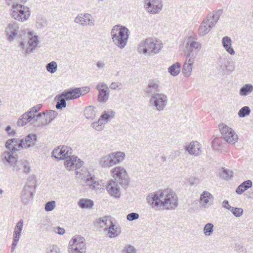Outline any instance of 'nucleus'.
I'll return each mask as SVG.
<instances>
[{
	"mask_svg": "<svg viewBox=\"0 0 253 253\" xmlns=\"http://www.w3.org/2000/svg\"><path fill=\"white\" fill-rule=\"evenodd\" d=\"M218 127L224 140L228 143L234 144L238 141V136L231 127L223 123L220 124Z\"/></svg>",
	"mask_w": 253,
	"mask_h": 253,
	"instance_id": "6e6552de",
	"label": "nucleus"
},
{
	"mask_svg": "<svg viewBox=\"0 0 253 253\" xmlns=\"http://www.w3.org/2000/svg\"><path fill=\"white\" fill-rule=\"evenodd\" d=\"M96 88L99 91V95H109L110 89L108 86L104 83H100L96 86Z\"/></svg>",
	"mask_w": 253,
	"mask_h": 253,
	"instance_id": "58836bf2",
	"label": "nucleus"
},
{
	"mask_svg": "<svg viewBox=\"0 0 253 253\" xmlns=\"http://www.w3.org/2000/svg\"><path fill=\"white\" fill-rule=\"evenodd\" d=\"M22 144V139L13 138L8 139L5 142V146L11 152H15L23 148Z\"/></svg>",
	"mask_w": 253,
	"mask_h": 253,
	"instance_id": "aec40b11",
	"label": "nucleus"
},
{
	"mask_svg": "<svg viewBox=\"0 0 253 253\" xmlns=\"http://www.w3.org/2000/svg\"><path fill=\"white\" fill-rule=\"evenodd\" d=\"M74 22L83 27H93L95 25V20L88 13H82L78 14L75 18Z\"/></svg>",
	"mask_w": 253,
	"mask_h": 253,
	"instance_id": "9d476101",
	"label": "nucleus"
},
{
	"mask_svg": "<svg viewBox=\"0 0 253 253\" xmlns=\"http://www.w3.org/2000/svg\"><path fill=\"white\" fill-rule=\"evenodd\" d=\"M112 176L115 180L124 187H126L129 183V177L126 169L122 167H116L111 170Z\"/></svg>",
	"mask_w": 253,
	"mask_h": 253,
	"instance_id": "1a4fd4ad",
	"label": "nucleus"
},
{
	"mask_svg": "<svg viewBox=\"0 0 253 253\" xmlns=\"http://www.w3.org/2000/svg\"><path fill=\"white\" fill-rule=\"evenodd\" d=\"M22 139L23 148L28 149L33 146L37 141V135L35 134H29L25 139Z\"/></svg>",
	"mask_w": 253,
	"mask_h": 253,
	"instance_id": "c85d7f7f",
	"label": "nucleus"
},
{
	"mask_svg": "<svg viewBox=\"0 0 253 253\" xmlns=\"http://www.w3.org/2000/svg\"><path fill=\"white\" fill-rule=\"evenodd\" d=\"M96 114V108L91 106L86 107L84 110V115L87 119L93 120L94 119Z\"/></svg>",
	"mask_w": 253,
	"mask_h": 253,
	"instance_id": "e433bc0d",
	"label": "nucleus"
},
{
	"mask_svg": "<svg viewBox=\"0 0 253 253\" xmlns=\"http://www.w3.org/2000/svg\"><path fill=\"white\" fill-rule=\"evenodd\" d=\"M161 0H144V7L146 11L152 14L158 13L162 8Z\"/></svg>",
	"mask_w": 253,
	"mask_h": 253,
	"instance_id": "ddd939ff",
	"label": "nucleus"
},
{
	"mask_svg": "<svg viewBox=\"0 0 253 253\" xmlns=\"http://www.w3.org/2000/svg\"><path fill=\"white\" fill-rule=\"evenodd\" d=\"M219 63L220 64L219 66L220 69L223 71L232 72L234 70V68L233 67L229 66L230 62L225 59L220 60Z\"/></svg>",
	"mask_w": 253,
	"mask_h": 253,
	"instance_id": "79ce46f5",
	"label": "nucleus"
},
{
	"mask_svg": "<svg viewBox=\"0 0 253 253\" xmlns=\"http://www.w3.org/2000/svg\"><path fill=\"white\" fill-rule=\"evenodd\" d=\"M213 224L211 223H207L203 229L204 234L206 236H211L213 232Z\"/></svg>",
	"mask_w": 253,
	"mask_h": 253,
	"instance_id": "49530a36",
	"label": "nucleus"
},
{
	"mask_svg": "<svg viewBox=\"0 0 253 253\" xmlns=\"http://www.w3.org/2000/svg\"><path fill=\"white\" fill-rule=\"evenodd\" d=\"M78 204L81 208L87 209L90 208L93 206V202L88 199H81Z\"/></svg>",
	"mask_w": 253,
	"mask_h": 253,
	"instance_id": "37998d69",
	"label": "nucleus"
},
{
	"mask_svg": "<svg viewBox=\"0 0 253 253\" xmlns=\"http://www.w3.org/2000/svg\"><path fill=\"white\" fill-rule=\"evenodd\" d=\"M115 114V112L112 110L104 111L102 115L100 117L99 119L101 120L102 122L105 125L108 121L113 119Z\"/></svg>",
	"mask_w": 253,
	"mask_h": 253,
	"instance_id": "ea45409f",
	"label": "nucleus"
},
{
	"mask_svg": "<svg viewBox=\"0 0 253 253\" xmlns=\"http://www.w3.org/2000/svg\"><path fill=\"white\" fill-rule=\"evenodd\" d=\"M104 125V124L100 119H99L97 122H95L91 124L92 127L98 131L102 130Z\"/></svg>",
	"mask_w": 253,
	"mask_h": 253,
	"instance_id": "3c124183",
	"label": "nucleus"
},
{
	"mask_svg": "<svg viewBox=\"0 0 253 253\" xmlns=\"http://www.w3.org/2000/svg\"><path fill=\"white\" fill-rule=\"evenodd\" d=\"M222 206L224 208H226L227 209H228V210L229 209H230V208H232V207L230 206V205L229 204V202L227 200H224L223 202H222Z\"/></svg>",
	"mask_w": 253,
	"mask_h": 253,
	"instance_id": "774afa93",
	"label": "nucleus"
},
{
	"mask_svg": "<svg viewBox=\"0 0 253 253\" xmlns=\"http://www.w3.org/2000/svg\"><path fill=\"white\" fill-rule=\"evenodd\" d=\"M6 3L7 5H11V6L13 5V4H19L17 3L18 0H5Z\"/></svg>",
	"mask_w": 253,
	"mask_h": 253,
	"instance_id": "338daca9",
	"label": "nucleus"
},
{
	"mask_svg": "<svg viewBox=\"0 0 253 253\" xmlns=\"http://www.w3.org/2000/svg\"><path fill=\"white\" fill-rule=\"evenodd\" d=\"M36 23L38 28H42L47 25V20L42 15L37 16Z\"/></svg>",
	"mask_w": 253,
	"mask_h": 253,
	"instance_id": "c03bdc74",
	"label": "nucleus"
},
{
	"mask_svg": "<svg viewBox=\"0 0 253 253\" xmlns=\"http://www.w3.org/2000/svg\"><path fill=\"white\" fill-rule=\"evenodd\" d=\"M42 107V104H38L32 107L29 111L24 113L18 120L17 122V126H23L28 123L31 124L37 123H38V126L40 124H43V122L42 121V118L44 117V112L37 114Z\"/></svg>",
	"mask_w": 253,
	"mask_h": 253,
	"instance_id": "7ed1b4c3",
	"label": "nucleus"
},
{
	"mask_svg": "<svg viewBox=\"0 0 253 253\" xmlns=\"http://www.w3.org/2000/svg\"><path fill=\"white\" fill-rule=\"evenodd\" d=\"M213 199V196L208 191H204L200 196V203L204 207H207L211 205Z\"/></svg>",
	"mask_w": 253,
	"mask_h": 253,
	"instance_id": "bb28decb",
	"label": "nucleus"
},
{
	"mask_svg": "<svg viewBox=\"0 0 253 253\" xmlns=\"http://www.w3.org/2000/svg\"><path fill=\"white\" fill-rule=\"evenodd\" d=\"M5 131L7 132V133L10 136H14L15 133L16 131L14 129H12L11 127L10 126H8L6 127L5 129Z\"/></svg>",
	"mask_w": 253,
	"mask_h": 253,
	"instance_id": "052dcab7",
	"label": "nucleus"
},
{
	"mask_svg": "<svg viewBox=\"0 0 253 253\" xmlns=\"http://www.w3.org/2000/svg\"><path fill=\"white\" fill-rule=\"evenodd\" d=\"M232 43L231 39L228 36L224 37L222 39L221 43L223 48L227 52L231 55H233L235 54V52L232 46Z\"/></svg>",
	"mask_w": 253,
	"mask_h": 253,
	"instance_id": "cd10ccee",
	"label": "nucleus"
},
{
	"mask_svg": "<svg viewBox=\"0 0 253 253\" xmlns=\"http://www.w3.org/2000/svg\"><path fill=\"white\" fill-rule=\"evenodd\" d=\"M19 240L13 239V241L11 244V252H13L16 248Z\"/></svg>",
	"mask_w": 253,
	"mask_h": 253,
	"instance_id": "69168bd1",
	"label": "nucleus"
},
{
	"mask_svg": "<svg viewBox=\"0 0 253 253\" xmlns=\"http://www.w3.org/2000/svg\"><path fill=\"white\" fill-rule=\"evenodd\" d=\"M53 231L59 235H62L65 233V229L60 227H55L53 228Z\"/></svg>",
	"mask_w": 253,
	"mask_h": 253,
	"instance_id": "13d9d810",
	"label": "nucleus"
},
{
	"mask_svg": "<svg viewBox=\"0 0 253 253\" xmlns=\"http://www.w3.org/2000/svg\"><path fill=\"white\" fill-rule=\"evenodd\" d=\"M13 153L10 151L3 152L0 158V162L4 166L11 167L13 172L18 173L23 169L22 172L25 173H29L31 170L29 163L24 159L18 160Z\"/></svg>",
	"mask_w": 253,
	"mask_h": 253,
	"instance_id": "f03ea898",
	"label": "nucleus"
},
{
	"mask_svg": "<svg viewBox=\"0 0 253 253\" xmlns=\"http://www.w3.org/2000/svg\"><path fill=\"white\" fill-rule=\"evenodd\" d=\"M195 60V55L186 56V61L183 64L182 70V74L185 77H187L191 75Z\"/></svg>",
	"mask_w": 253,
	"mask_h": 253,
	"instance_id": "412c9836",
	"label": "nucleus"
},
{
	"mask_svg": "<svg viewBox=\"0 0 253 253\" xmlns=\"http://www.w3.org/2000/svg\"><path fill=\"white\" fill-rule=\"evenodd\" d=\"M230 209L229 210L232 213L234 214L236 217H240L243 214V210L241 208H234L232 207L230 208Z\"/></svg>",
	"mask_w": 253,
	"mask_h": 253,
	"instance_id": "603ef678",
	"label": "nucleus"
},
{
	"mask_svg": "<svg viewBox=\"0 0 253 253\" xmlns=\"http://www.w3.org/2000/svg\"><path fill=\"white\" fill-rule=\"evenodd\" d=\"M112 160H113V166L122 163L126 157V154L124 152L121 151H118L113 152L110 154Z\"/></svg>",
	"mask_w": 253,
	"mask_h": 253,
	"instance_id": "2f4dec72",
	"label": "nucleus"
},
{
	"mask_svg": "<svg viewBox=\"0 0 253 253\" xmlns=\"http://www.w3.org/2000/svg\"><path fill=\"white\" fill-rule=\"evenodd\" d=\"M252 186V182L250 180H248L241 183L236 189V192L241 195L246 190L251 187Z\"/></svg>",
	"mask_w": 253,
	"mask_h": 253,
	"instance_id": "f704fd0d",
	"label": "nucleus"
},
{
	"mask_svg": "<svg viewBox=\"0 0 253 253\" xmlns=\"http://www.w3.org/2000/svg\"><path fill=\"white\" fill-rule=\"evenodd\" d=\"M108 100V96H97V100L100 103H104Z\"/></svg>",
	"mask_w": 253,
	"mask_h": 253,
	"instance_id": "e2e57ef3",
	"label": "nucleus"
},
{
	"mask_svg": "<svg viewBox=\"0 0 253 253\" xmlns=\"http://www.w3.org/2000/svg\"><path fill=\"white\" fill-rule=\"evenodd\" d=\"M167 100V96H152L150 103L151 106L155 107L157 110L161 111L166 106Z\"/></svg>",
	"mask_w": 253,
	"mask_h": 253,
	"instance_id": "a211bd4d",
	"label": "nucleus"
},
{
	"mask_svg": "<svg viewBox=\"0 0 253 253\" xmlns=\"http://www.w3.org/2000/svg\"><path fill=\"white\" fill-rule=\"evenodd\" d=\"M253 91V85L251 84H246L240 90V95H247Z\"/></svg>",
	"mask_w": 253,
	"mask_h": 253,
	"instance_id": "a18cd8bd",
	"label": "nucleus"
},
{
	"mask_svg": "<svg viewBox=\"0 0 253 253\" xmlns=\"http://www.w3.org/2000/svg\"><path fill=\"white\" fill-rule=\"evenodd\" d=\"M56 203L54 201H51L47 202L45 205V211H52L55 208Z\"/></svg>",
	"mask_w": 253,
	"mask_h": 253,
	"instance_id": "5fc2aeb1",
	"label": "nucleus"
},
{
	"mask_svg": "<svg viewBox=\"0 0 253 253\" xmlns=\"http://www.w3.org/2000/svg\"><path fill=\"white\" fill-rule=\"evenodd\" d=\"M113 220L111 216H105L97 219L96 223L97 226L102 228L105 231Z\"/></svg>",
	"mask_w": 253,
	"mask_h": 253,
	"instance_id": "c756f323",
	"label": "nucleus"
},
{
	"mask_svg": "<svg viewBox=\"0 0 253 253\" xmlns=\"http://www.w3.org/2000/svg\"><path fill=\"white\" fill-rule=\"evenodd\" d=\"M162 46L161 41L147 38L141 41L138 45L137 51L140 54L152 56L158 53Z\"/></svg>",
	"mask_w": 253,
	"mask_h": 253,
	"instance_id": "20e7f679",
	"label": "nucleus"
},
{
	"mask_svg": "<svg viewBox=\"0 0 253 253\" xmlns=\"http://www.w3.org/2000/svg\"><path fill=\"white\" fill-rule=\"evenodd\" d=\"M139 215L138 213L136 212H131L128 214L126 216V219L128 221H133L139 218Z\"/></svg>",
	"mask_w": 253,
	"mask_h": 253,
	"instance_id": "4d7b16f0",
	"label": "nucleus"
},
{
	"mask_svg": "<svg viewBox=\"0 0 253 253\" xmlns=\"http://www.w3.org/2000/svg\"><path fill=\"white\" fill-rule=\"evenodd\" d=\"M46 253H60V249L56 245H51L46 249Z\"/></svg>",
	"mask_w": 253,
	"mask_h": 253,
	"instance_id": "6e6d98bb",
	"label": "nucleus"
},
{
	"mask_svg": "<svg viewBox=\"0 0 253 253\" xmlns=\"http://www.w3.org/2000/svg\"><path fill=\"white\" fill-rule=\"evenodd\" d=\"M181 64L176 62L169 67L168 71L171 75L176 76L179 74L180 71Z\"/></svg>",
	"mask_w": 253,
	"mask_h": 253,
	"instance_id": "a19ab883",
	"label": "nucleus"
},
{
	"mask_svg": "<svg viewBox=\"0 0 253 253\" xmlns=\"http://www.w3.org/2000/svg\"><path fill=\"white\" fill-rule=\"evenodd\" d=\"M146 202L156 211L173 210L178 206L177 196L169 189L149 194L146 197Z\"/></svg>",
	"mask_w": 253,
	"mask_h": 253,
	"instance_id": "f257e3e1",
	"label": "nucleus"
},
{
	"mask_svg": "<svg viewBox=\"0 0 253 253\" xmlns=\"http://www.w3.org/2000/svg\"><path fill=\"white\" fill-rule=\"evenodd\" d=\"M122 86V84L120 83H112L109 86L111 89H120Z\"/></svg>",
	"mask_w": 253,
	"mask_h": 253,
	"instance_id": "bf43d9fd",
	"label": "nucleus"
},
{
	"mask_svg": "<svg viewBox=\"0 0 253 253\" xmlns=\"http://www.w3.org/2000/svg\"><path fill=\"white\" fill-rule=\"evenodd\" d=\"M122 253H136L135 248L130 245H127L124 247L122 251Z\"/></svg>",
	"mask_w": 253,
	"mask_h": 253,
	"instance_id": "864d4df0",
	"label": "nucleus"
},
{
	"mask_svg": "<svg viewBox=\"0 0 253 253\" xmlns=\"http://www.w3.org/2000/svg\"><path fill=\"white\" fill-rule=\"evenodd\" d=\"M159 85L160 83L158 81H152L149 83L147 88H146V91L148 94H151L152 95H162L159 94Z\"/></svg>",
	"mask_w": 253,
	"mask_h": 253,
	"instance_id": "7c9ffc66",
	"label": "nucleus"
},
{
	"mask_svg": "<svg viewBox=\"0 0 253 253\" xmlns=\"http://www.w3.org/2000/svg\"><path fill=\"white\" fill-rule=\"evenodd\" d=\"M57 115V112L55 111L50 110L46 113L44 112V116L42 118V121L45 119V122H43V125L48 124L53 119H54Z\"/></svg>",
	"mask_w": 253,
	"mask_h": 253,
	"instance_id": "4c0bfd02",
	"label": "nucleus"
},
{
	"mask_svg": "<svg viewBox=\"0 0 253 253\" xmlns=\"http://www.w3.org/2000/svg\"><path fill=\"white\" fill-rule=\"evenodd\" d=\"M84 162L75 155H71L66 160L64 166L67 169L69 170H76L80 169L83 165Z\"/></svg>",
	"mask_w": 253,
	"mask_h": 253,
	"instance_id": "dca6fc26",
	"label": "nucleus"
},
{
	"mask_svg": "<svg viewBox=\"0 0 253 253\" xmlns=\"http://www.w3.org/2000/svg\"><path fill=\"white\" fill-rule=\"evenodd\" d=\"M89 90L90 88L88 86L77 87L64 90L59 95H84L89 92Z\"/></svg>",
	"mask_w": 253,
	"mask_h": 253,
	"instance_id": "b1692460",
	"label": "nucleus"
},
{
	"mask_svg": "<svg viewBox=\"0 0 253 253\" xmlns=\"http://www.w3.org/2000/svg\"><path fill=\"white\" fill-rule=\"evenodd\" d=\"M34 31H29L28 32L29 40L28 42V46L23 51V53L26 55L27 54L33 53L35 49L38 47L40 41L38 36L34 35Z\"/></svg>",
	"mask_w": 253,
	"mask_h": 253,
	"instance_id": "4468645a",
	"label": "nucleus"
},
{
	"mask_svg": "<svg viewBox=\"0 0 253 253\" xmlns=\"http://www.w3.org/2000/svg\"><path fill=\"white\" fill-rule=\"evenodd\" d=\"M202 45L200 43L189 38L185 45L186 49V56H194L196 59L198 53L201 50Z\"/></svg>",
	"mask_w": 253,
	"mask_h": 253,
	"instance_id": "f8f14e48",
	"label": "nucleus"
},
{
	"mask_svg": "<svg viewBox=\"0 0 253 253\" xmlns=\"http://www.w3.org/2000/svg\"><path fill=\"white\" fill-rule=\"evenodd\" d=\"M211 28H210L208 24L204 23V20L199 28V34L201 36H204L208 34Z\"/></svg>",
	"mask_w": 253,
	"mask_h": 253,
	"instance_id": "de8ad7c7",
	"label": "nucleus"
},
{
	"mask_svg": "<svg viewBox=\"0 0 253 253\" xmlns=\"http://www.w3.org/2000/svg\"><path fill=\"white\" fill-rule=\"evenodd\" d=\"M222 13V10L219 9L210 13L204 19V23L208 24L210 28L213 27L219 19Z\"/></svg>",
	"mask_w": 253,
	"mask_h": 253,
	"instance_id": "6ab92c4d",
	"label": "nucleus"
},
{
	"mask_svg": "<svg viewBox=\"0 0 253 253\" xmlns=\"http://www.w3.org/2000/svg\"><path fill=\"white\" fill-rule=\"evenodd\" d=\"M10 14L15 20L23 22L29 19L31 12L29 7L23 4H13L10 10Z\"/></svg>",
	"mask_w": 253,
	"mask_h": 253,
	"instance_id": "423d86ee",
	"label": "nucleus"
},
{
	"mask_svg": "<svg viewBox=\"0 0 253 253\" xmlns=\"http://www.w3.org/2000/svg\"><path fill=\"white\" fill-rule=\"evenodd\" d=\"M251 110L248 106H244L242 107L238 112V115L240 117H245L249 115Z\"/></svg>",
	"mask_w": 253,
	"mask_h": 253,
	"instance_id": "8fccbe9b",
	"label": "nucleus"
},
{
	"mask_svg": "<svg viewBox=\"0 0 253 253\" xmlns=\"http://www.w3.org/2000/svg\"><path fill=\"white\" fill-rule=\"evenodd\" d=\"M72 154V149L67 146H59L54 149L52 155L57 160H67Z\"/></svg>",
	"mask_w": 253,
	"mask_h": 253,
	"instance_id": "9b49d317",
	"label": "nucleus"
},
{
	"mask_svg": "<svg viewBox=\"0 0 253 253\" xmlns=\"http://www.w3.org/2000/svg\"><path fill=\"white\" fill-rule=\"evenodd\" d=\"M113 160H112L109 154L101 158L100 165L103 168H110L113 166Z\"/></svg>",
	"mask_w": 253,
	"mask_h": 253,
	"instance_id": "c9c22d12",
	"label": "nucleus"
},
{
	"mask_svg": "<svg viewBox=\"0 0 253 253\" xmlns=\"http://www.w3.org/2000/svg\"><path fill=\"white\" fill-rule=\"evenodd\" d=\"M107 233V235L110 238H115L118 236L121 233L120 228L117 225L114 220L109 225L105 231Z\"/></svg>",
	"mask_w": 253,
	"mask_h": 253,
	"instance_id": "393cba45",
	"label": "nucleus"
},
{
	"mask_svg": "<svg viewBox=\"0 0 253 253\" xmlns=\"http://www.w3.org/2000/svg\"><path fill=\"white\" fill-rule=\"evenodd\" d=\"M180 155V152L179 150H174L172 151L170 155V158H171V159H175L179 157Z\"/></svg>",
	"mask_w": 253,
	"mask_h": 253,
	"instance_id": "680f3d73",
	"label": "nucleus"
},
{
	"mask_svg": "<svg viewBox=\"0 0 253 253\" xmlns=\"http://www.w3.org/2000/svg\"><path fill=\"white\" fill-rule=\"evenodd\" d=\"M85 184L89 186L91 189L97 191L100 189L102 185L98 181H95L92 177H87L85 179Z\"/></svg>",
	"mask_w": 253,
	"mask_h": 253,
	"instance_id": "72a5a7b5",
	"label": "nucleus"
},
{
	"mask_svg": "<svg viewBox=\"0 0 253 253\" xmlns=\"http://www.w3.org/2000/svg\"><path fill=\"white\" fill-rule=\"evenodd\" d=\"M106 188L108 193L112 196L115 198H119L120 196V187L117 181L113 180L109 181Z\"/></svg>",
	"mask_w": 253,
	"mask_h": 253,
	"instance_id": "4be33fe9",
	"label": "nucleus"
},
{
	"mask_svg": "<svg viewBox=\"0 0 253 253\" xmlns=\"http://www.w3.org/2000/svg\"><path fill=\"white\" fill-rule=\"evenodd\" d=\"M46 70L50 74H53L57 70V64L55 61H51L45 66Z\"/></svg>",
	"mask_w": 253,
	"mask_h": 253,
	"instance_id": "09e8293b",
	"label": "nucleus"
},
{
	"mask_svg": "<svg viewBox=\"0 0 253 253\" xmlns=\"http://www.w3.org/2000/svg\"><path fill=\"white\" fill-rule=\"evenodd\" d=\"M185 149L191 155L197 156L201 153V145L198 141H192L185 147Z\"/></svg>",
	"mask_w": 253,
	"mask_h": 253,
	"instance_id": "5701e85b",
	"label": "nucleus"
},
{
	"mask_svg": "<svg viewBox=\"0 0 253 253\" xmlns=\"http://www.w3.org/2000/svg\"><path fill=\"white\" fill-rule=\"evenodd\" d=\"M223 173L226 178L228 179L232 176V172L226 169H223Z\"/></svg>",
	"mask_w": 253,
	"mask_h": 253,
	"instance_id": "0e129e2a",
	"label": "nucleus"
},
{
	"mask_svg": "<svg viewBox=\"0 0 253 253\" xmlns=\"http://www.w3.org/2000/svg\"><path fill=\"white\" fill-rule=\"evenodd\" d=\"M80 96H56L55 99L57 100L56 108L57 109H62L66 107V101L76 99Z\"/></svg>",
	"mask_w": 253,
	"mask_h": 253,
	"instance_id": "a878e982",
	"label": "nucleus"
},
{
	"mask_svg": "<svg viewBox=\"0 0 253 253\" xmlns=\"http://www.w3.org/2000/svg\"><path fill=\"white\" fill-rule=\"evenodd\" d=\"M128 29L120 25H116L111 30V35L114 43L120 48H123L126 44L128 38Z\"/></svg>",
	"mask_w": 253,
	"mask_h": 253,
	"instance_id": "39448f33",
	"label": "nucleus"
},
{
	"mask_svg": "<svg viewBox=\"0 0 253 253\" xmlns=\"http://www.w3.org/2000/svg\"><path fill=\"white\" fill-rule=\"evenodd\" d=\"M35 190L33 185L26 184L23 188L21 192V201L25 204H28L33 200V193Z\"/></svg>",
	"mask_w": 253,
	"mask_h": 253,
	"instance_id": "f3484780",
	"label": "nucleus"
},
{
	"mask_svg": "<svg viewBox=\"0 0 253 253\" xmlns=\"http://www.w3.org/2000/svg\"><path fill=\"white\" fill-rule=\"evenodd\" d=\"M85 241V239L81 236H74L69 243V253H85L86 247Z\"/></svg>",
	"mask_w": 253,
	"mask_h": 253,
	"instance_id": "0eeeda50",
	"label": "nucleus"
},
{
	"mask_svg": "<svg viewBox=\"0 0 253 253\" xmlns=\"http://www.w3.org/2000/svg\"><path fill=\"white\" fill-rule=\"evenodd\" d=\"M19 24L14 22L11 21L7 24L5 32L7 40L9 41H12L16 37L19 31Z\"/></svg>",
	"mask_w": 253,
	"mask_h": 253,
	"instance_id": "2eb2a0df",
	"label": "nucleus"
},
{
	"mask_svg": "<svg viewBox=\"0 0 253 253\" xmlns=\"http://www.w3.org/2000/svg\"><path fill=\"white\" fill-rule=\"evenodd\" d=\"M23 225L24 221L22 219H20L17 222L14 229L13 239L19 241L21 236Z\"/></svg>",
	"mask_w": 253,
	"mask_h": 253,
	"instance_id": "473e14b6",
	"label": "nucleus"
}]
</instances>
